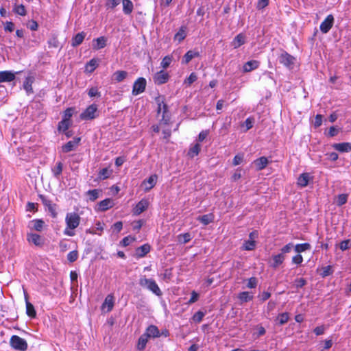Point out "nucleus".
I'll list each match as a JSON object with an SVG mask.
<instances>
[{
  "instance_id": "aec40b11",
  "label": "nucleus",
  "mask_w": 351,
  "mask_h": 351,
  "mask_svg": "<svg viewBox=\"0 0 351 351\" xmlns=\"http://www.w3.org/2000/svg\"><path fill=\"white\" fill-rule=\"evenodd\" d=\"M254 163L256 167V169L260 171L266 167V166L269 163V160L266 157L262 156L255 160L254 161Z\"/></svg>"
},
{
  "instance_id": "603ef678",
  "label": "nucleus",
  "mask_w": 351,
  "mask_h": 351,
  "mask_svg": "<svg viewBox=\"0 0 351 351\" xmlns=\"http://www.w3.org/2000/svg\"><path fill=\"white\" fill-rule=\"evenodd\" d=\"M351 247V241L350 239L344 240L339 244V248L342 251L348 250Z\"/></svg>"
},
{
  "instance_id": "9d476101",
  "label": "nucleus",
  "mask_w": 351,
  "mask_h": 351,
  "mask_svg": "<svg viewBox=\"0 0 351 351\" xmlns=\"http://www.w3.org/2000/svg\"><path fill=\"white\" fill-rule=\"evenodd\" d=\"M27 240L29 243L34 244L36 246L41 247L44 244V239L38 234L31 233L27 234Z\"/></svg>"
},
{
  "instance_id": "dca6fc26",
  "label": "nucleus",
  "mask_w": 351,
  "mask_h": 351,
  "mask_svg": "<svg viewBox=\"0 0 351 351\" xmlns=\"http://www.w3.org/2000/svg\"><path fill=\"white\" fill-rule=\"evenodd\" d=\"M25 304H26V314L30 318L33 319L36 317V311L32 304H31L27 300V295L25 294Z\"/></svg>"
},
{
  "instance_id": "f8f14e48",
  "label": "nucleus",
  "mask_w": 351,
  "mask_h": 351,
  "mask_svg": "<svg viewBox=\"0 0 351 351\" xmlns=\"http://www.w3.org/2000/svg\"><path fill=\"white\" fill-rule=\"evenodd\" d=\"M157 176L156 175H152L149 178H148L147 180H145L142 185L144 186L145 191H149L150 189H152L156 184L157 182Z\"/></svg>"
},
{
  "instance_id": "9b49d317",
  "label": "nucleus",
  "mask_w": 351,
  "mask_h": 351,
  "mask_svg": "<svg viewBox=\"0 0 351 351\" xmlns=\"http://www.w3.org/2000/svg\"><path fill=\"white\" fill-rule=\"evenodd\" d=\"M16 73L12 71H0V83L13 81L15 79Z\"/></svg>"
},
{
  "instance_id": "1a4fd4ad",
  "label": "nucleus",
  "mask_w": 351,
  "mask_h": 351,
  "mask_svg": "<svg viewBox=\"0 0 351 351\" xmlns=\"http://www.w3.org/2000/svg\"><path fill=\"white\" fill-rule=\"evenodd\" d=\"M81 138L80 137L74 138L73 141H70L62 147V150L64 153H68L76 149L78 146Z\"/></svg>"
},
{
  "instance_id": "6ab92c4d",
  "label": "nucleus",
  "mask_w": 351,
  "mask_h": 351,
  "mask_svg": "<svg viewBox=\"0 0 351 351\" xmlns=\"http://www.w3.org/2000/svg\"><path fill=\"white\" fill-rule=\"evenodd\" d=\"M148 338H155L160 337V332L158 328L154 325H150L146 329L145 332L144 333Z\"/></svg>"
},
{
  "instance_id": "423d86ee",
  "label": "nucleus",
  "mask_w": 351,
  "mask_h": 351,
  "mask_svg": "<svg viewBox=\"0 0 351 351\" xmlns=\"http://www.w3.org/2000/svg\"><path fill=\"white\" fill-rule=\"evenodd\" d=\"M258 232L253 231L249 234V240L245 241L243 245V249L245 250H252L256 247L255 239L258 237Z\"/></svg>"
},
{
  "instance_id": "774afa93",
  "label": "nucleus",
  "mask_w": 351,
  "mask_h": 351,
  "mask_svg": "<svg viewBox=\"0 0 351 351\" xmlns=\"http://www.w3.org/2000/svg\"><path fill=\"white\" fill-rule=\"evenodd\" d=\"M135 239L134 237H126L125 238L123 239L121 243L123 244V246H128L131 243H132L133 241H134Z\"/></svg>"
},
{
  "instance_id": "412c9836",
  "label": "nucleus",
  "mask_w": 351,
  "mask_h": 351,
  "mask_svg": "<svg viewBox=\"0 0 351 351\" xmlns=\"http://www.w3.org/2000/svg\"><path fill=\"white\" fill-rule=\"evenodd\" d=\"M99 210L101 211H105L113 206V201L110 198H107L101 201L99 204Z\"/></svg>"
},
{
  "instance_id": "f03ea898",
  "label": "nucleus",
  "mask_w": 351,
  "mask_h": 351,
  "mask_svg": "<svg viewBox=\"0 0 351 351\" xmlns=\"http://www.w3.org/2000/svg\"><path fill=\"white\" fill-rule=\"evenodd\" d=\"M65 221L67 228L73 230L79 226L80 217L76 213H70L66 215Z\"/></svg>"
},
{
  "instance_id": "7c9ffc66",
  "label": "nucleus",
  "mask_w": 351,
  "mask_h": 351,
  "mask_svg": "<svg viewBox=\"0 0 351 351\" xmlns=\"http://www.w3.org/2000/svg\"><path fill=\"white\" fill-rule=\"evenodd\" d=\"M167 104H164L163 102H162V104L158 103V114H160L161 112L162 113L161 121H164V123L165 124H167L168 122V119L165 118V114L167 113Z\"/></svg>"
},
{
  "instance_id": "0e129e2a",
  "label": "nucleus",
  "mask_w": 351,
  "mask_h": 351,
  "mask_svg": "<svg viewBox=\"0 0 351 351\" xmlns=\"http://www.w3.org/2000/svg\"><path fill=\"white\" fill-rule=\"evenodd\" d=\"M73 109L71 108H67L65 111H64V117H63V119H66V120H68L69 121L70 118L72 117L73 115Z\"/></svg>"
},
{
  "instance_id": "bb28decb",
  "label": "nucleus",
  "mask_w": 351,
  "mask_h": 351,
  "mask_svg": "<svg viewBox=\"0 0 351 351\" xmlns=\"http://www.w3.org/2000/svg\"><path fill=\"white\" fill-rule=\"evenodd\" d=\"M128 75V73L127 71H117L113 73L112 80L117 82H121L127 77Z\"/></svg>"
},
{
  "instance_id": "58836bf2",
  "label": "nucleus",
  "mask_w": 351,
  "mask_h": 351,
  "mask_svg": "<svg viewBox=\"0 0 351 351\" xmlns=\"http://www.w3.org/2000/svg\"><path fill=\"white\" fill-rule=\"evenodd\" d=\"M311 249V245L308 243H301V244H297L294 247L295 251L300 254L301 252H303L306 250H308Z\"/></svg>"
},
{
  "instance_id": "2eb2a0df",
  "label": "nucleus",
  "mask_w": 351,
  "mask_h": 351,
  "mask_svg": "<svg viewBox=\"0 0 351 351\" xmlns=\"http://www.w3.org/2000/svg\"><path fill=\"white\" fill-rule=\"evenodd\" d=\"M35 80V75L29 74L26 77L25 84H23V88L26 90L27 94L33 93L32 84Z\"/></svg>"
},
{
  "instance_id": "f3484780",
  "label": "nucleus",
  "mask_w": 351,
  "mask_h": 351,
  "mask_svg": "<svg viewBox=\"0 0 351 351\" xmlns=\"http://www.w3.org/2000/svg\"><path fill=\"white\" fill-rule=\"evenodd\" d=\"M333 148L340 152H351L350 143H335L332 145Z\"/></svg>"
},
{
  "instance_id": "09e8293b",
  "label": "nucleus",
  "mask_w": 351,
  "mask_h": 351,
  "mask_svg": "<svg viewBox=\"0 0 351 351\" xmlns=\"http://www.w3.org/2000/svg\"><path fill=\"white\" fill-rule=\"evenodd\" d=\"M306 283H307V282L304 278H297L294 281L293 286L295 288L299 289V288H302L304 286H305L306 285Z\"/></svg>"
},
{
  "instance_id": "e433bc0d",
  "label": "nucleus",
  "mask_w": 351,
  "mask_h": 351,
  "mask_svg": "<svg viewBox=\"0 0 351 351\" xmlns=\"http://www.w3.org/2000/svg\"><path fill=\"white\" fill-rule=\"evenodd\" d=\"M96 44L93 45V48L95 49H100L104 48L106 45V39L104 36H101L94 40Z\"/></svg>"
},
{
  "instance_id": "5701e85b",
  "label": "nucleus",
  "mask_w": 351,
  "mask_h": 351,
  "mask_svg": "<svg viewBox=\"0 0 351 351\" xmlns=\"http://www.w3.org/2000/svg\"><path fill=\"white\" fill-rule=\"evenodd\" d=\"M259 66V62L256 60H250L247 62L243 67V72H250L252 71Z\"/></svg>"
},
{
  "instance_id": "4468645a",
  "label": "nucleus",
  "mask_w": 351,
  "mask_h": 351,
  "mask_svg": "<svg viewBox=\"0 0 351 351\" xmlns=\"http://www.w3.org/2000/svg\"><path fill=\"white\" fill-rule=\"evenodd\" d=\"M149 205V202L146 199H142L135 206L134 208V214L136 215H138L141 213H142L143 211H145Z\"/></svg>"
},
{
  "instance_id": "ddd939ff",
  "label": "nucleus",
  "mask_w": 351,
  "mask_h": 351,
  "mask_svg": "<svg viewBox=\"0 0 351 351\" xmlns=\"http://www.w3.org/2000/svg\"><path fill=\"white\" fill-rule=\"evenodd\" d=\"M10 345L13 349L22 351V338L17 335H12L10 340Z\"/></svg>"
},
{
  "instance_id": "39448f33",
  "label": "nucleus",
  "mask_w": 351,
  "mask_h": 351,
  "mask_svg": "<svg viewBox=\"0 0 351 351\" xmlns=\"http://www.w3.org/2000/svg\"><path fill=\"white\" fill-rule=\"evenodd\" d=\"M97 108L95 104L89 106L81 114L80 117L84 120L93 119L97 117Z\"/></svg>"
},
{
  "instance_id": "cd10ccee",
  "label": "nucleus",
  "mask_w": 351,
  "mask_h": 351,
  "mask_svg": "<svg viewBox=\"0 0 351 351\" xmlns=\"http://www.w3.org/2000/svg\"><path fill=\"white\" fill-rule=\"evenodd\" d=\"M244 43H245V36L243 35L242 34H239L234 38V39L232 42V46L234 49H237V48L241 47Z\"/></svg>"
},
{
  "instance_id": "20e7f679",
  "label": "nucleus",
  "mask_w": 351,
  "mask_h": 351,
  "mask_svg": "<svg viewBox=\"0 0 351 351\" xmlns=\"http://www.w3.org/2000/svg\"><path fill=\"white\" fill-rule=\"evenodd\" d=\"M146 80L143 77L138 78L133 84L132 95H138L145 91L146 88Z\"/></svg>"
},
{
  "instance_id": "c85d7f7f",
  "label": "nucleus",
  "mask_w": 351,
  "mask_h": 351,
  "mask_svg": "<svg viewBox=\"0 0 351 351\" xmlns=\"http://www.w3.org/2000/svg\"><path fill=\"white\" fill-rule=\"evenodd\" d=\"M112 173V170L110 168H104L100 170L98 173V180H103L110 178L111 174Z\"/></svg>"
},
{
  "instance_id": "f704fd0d",
  "label": "nucleus",
  "mask_w": 351,
  "mask_h": 351,
  "mask_svg": "<svg viewBox=\"0 0 351 351\" xmlns=\"http://www.w3.org/2000/svg\"><path fill=\"white\" fill-rule=\"evenodd\" d=\"M148 337L145 335L143 334L138 340L137 343V349L138 350H143L146 346V344L148 341Z\"/></svg>"
},
{
  "instance_id": "5fc2aeb1",
  "label": "nucleus",
  "mask_w": 351,
  "mask_h": 351,
  "mask_svg": "<svg viewBox=\"0 0 351 351\" xmlns=\"http://www.w3.org/2000/svg\"><path fill=\"white\" fill-rule=\"evenodd\" d=\"M62 171V163L59 162L57 163L56 167L53 169V174L56 177H58L61 174Z\"/></svg>"
},
{
  "instance_id": "79ce46f5",
  "label": "nucleus",
  "mask_w": 351,
  "mask_h": 351,
  "mask_svg": "<svg viewBox=\"0 0 351 351\" xmlns=\"http://www.w3.org/2000/svg\"><path fill=\"white\" fill-rule=\"evenodd\" d=\"M201 149L200 145L198 143H196L194 146H193L189 151L188 155L191 158H193L195 156H197Z\"/></svg>"
},
{
  "instance_id": "3c124183",
  "label": "nucleus",
  "mask_w": 351,
  "mask_h": 351,
  "mask_svg": "<svg viewBox=\"0 0 351 351\" xmlns=\"http://www.w3.org/2000/svg\"><path fill=\"white\" fill-rule=\"evenodd\" d=\"M78 258V252L76 250L70 252L67 255V259L70 263L75 262Z\"/></svg>"
},
{
  "instance_id": "6e6d98bb",
  "label": "nucleus",
  "mask_w": 351,
  "mask_h": 351,
  "mask_svg": "<svg viewBox=\"0 0 351 351\" xmlns=\"http://www.w3.org/2000/svg\"><path fill=\"white\" fill-rule=\"evenodd\" d=\"M171 62V58L169 56H165L162 62H161V66L164 69L167 68Z\"/></svg>"
},
{
  "instance_id": "e2e57ef3",
  "label": "nucleus",
  "mask_w": 351,
  "mask_h": 351,
  "mask_svg": "<svg viewBox=\"0 0 351 351\" xmlns=\"http://www.w3.org/2000/svg\"><path fill=\"white\" fill-rule=\"evenodd\" d=\"M332 273V267L328 265L323 267V272L322 273V277H326Z\"/></svg>"
},
{
  "instance_id": "b1692460",
  "label": "nucleus",
  "mask_w": 351,
  "mask_h": 351,
  "mask_svg": "<svg viewBox=\"0 0 351 351\" xmlns=\"http://www.w3.org/2000/svg\"><path fill=\"white\" fill-rule=\"evenodd\" d=\"M311 176L308 173H302L298 179V184L301 187H305L308 185Z\"/></svg>"
},
{
  "instance_id": "4c0bfd02",
  "label": "nucleus",
  "mask_w": 351,
  "mask_h": 351,
  "mask_svg": "<svg viewBox=\"0 0 351 351\" xmlns=\"http://www.w3.org/2000/svg\"><path fill=\"white\" fill-rule=\"evenodd\" d=\"M101 192L99 189L89 190L86 192V195L88 196L90 201L94 202L99 197V193Z\"/></svg>"
},
{
  "instance_id": "ea45409f",
  "label": "nucleus",
  "mask_w": 351,
  "mask_h": 351,
  "mask_svg": "<svg viewBox=\"0 0 351 351\" xmlns=\"http://www.w3.org/2000/svg\"><path fill=\"white\" fill-rule=\"evenodd\" d=\"M285 260V256L282 254H278L273 256L274 263L273 267L276 268L278 265L282 264Z\"/></svg>"
},
{
  "instance_id": "680f3d73",
  "label": "nucleus",
  "mask_w": 351,
  "mask_h": 351,
  "mask_svg": "<svg viewBox=\"0 0 351 351\" xmlns=\"http://www.w3.org/2000/svg\"><path fill=\"white\" fill-rule=\"evenodd\" d=\"M257 285V280L254 277H252L248 279L247 287L250 289L255 288Z\"/></svg>"
},
{
  "instance_id": "de8ad7c7",
  "label": "nucleus",
  "mask_w": 351,
  "mask_h": 351,
  "mask_svg": "<svg viewBox=\"0 0 351 351\" xmlns=\"http://www.w3.org/2000/svg\"><path fill=\"white\" fill-rule=\"evenodd\" d=\"M70 125V121L62 119L58 124V130L60 131L66 132Z\"/></svg>"
},
{
  "instance_id": "338daca9",
  "label": "nucleus",
  "mask_w": 351,
  "mask_h": 351,
  "mask_svg": "<svg viewBox=\"0 0 351 351\" xmlns=\"http://www.w3.org/2000/svg\"><path fill=\"white\" fill-rule=\"evenodd\" d=\"M293 247V245L292 243H289L288 244H287L286 245H285L282 249H281V253L280 254H285V253H289L291 252V250H292V248Z\"/></svg>"
},
{
  "instance_id": "473e14b6",
  "label": "nucleus",
  "mask_w": 351,
  "mask_h": 351,
  "mask_svg": "<svg viewBox=\"0 0 351 351\" xmlns=\"http://www.w3.org/2000/svg\"><path fill=\"white\" fill-rule=\"evenodd\" d=\"M238 298L241 303L247 302L253 299V295L248 291H243L239 294Z\"/></svg>"
},
{
  "instance_id": "13d9d810",
  "label": "nucleus",
  "mask_w": 351,
  "mask_h": 351,
  "mask_svg": "<svg viewBox=\"0 0 351 351\" xmlns=\"http://www.w3.org/2000/svg\"><path fill=\"white\" fill-rule=\"evenodd\" d=\"M121 0H108L106 2V6L113 9L121 3Z\"/></svg>"
},
{
  "instance_id": "393cba45",
  "label": "nucleus",
  "mask_w": 351,
  "mask_h": 351,
  "mask_svg": "<svg viewBox=\"0 0 351 351\" xmlns=\"http://www.w3.org/2000/svg\"><path fill=\"white\" fill-rule=\"evenodd\" d=\"M85 36H86V33H84V32L77 34L72 38L71 45L73 47H77V46L80 45L83 42Z\"/></svg>"
},
{
  "instance_id": "4be33fe9",
  "label": "nucleus",
  "mask_w": 351,
  "mask_h": 351,
  "mask_svg": "<svg viewBox=\"0 0 351 351\" xmlns=\"http://www.w3.org/2000/svg\"><path fill=\"white\" fill-rule=\"evenodd\" d=\"M199 53L198 51L190 50L188 51L184 56L182 62V64H188L193 58L198 57Z\"/></svg>"
},
{
  "instance_id": "f257e3e1",
  "label": "nucleus",
  "mask_w": 351,
  "mask_h": 351,
  "mask_svg": "<svg viewBox=\"0 0 351 351\" xmlns=\"http://www.w3.org/2000/svg\"><path fill=\"white\" fill-rule=\"evenodd\" d=\"M139 285L143 288H146L157 296L162 295V291L156 284V281L152 278H147L145 276L139 279Z\"/></svg>"
},
{
  "instance_id": "864d4df0",
  "label": "nucleus",
  "mask_w": 351,
  "mask_h": 351,
  "mask_svg": "<svg viewBox=\"0 0 351 351\" xmlns=\"http://www.w3.org/2000/svg\"><path fill=\"white\" fill-rule=\"evenodd\" d=\"M197 79V76L195 73H191V75L189 76L188 78H186L184 81V84H187L188 86H190L194 82H195Z\"/></svg>"
},
{
  "instance_id": "2f4dec72",
  "label": "nucleus",
  "mask_w": 351,
  "mask_h": 351,
  "mask_svg": "<svg viewBox=\"0 0 351 351\" xmlns=\"http://www.w3.org/2000/svg\"><path fill=\"white\" fill-rule=\"evenodd\" d=\"M104 223H101L100 221H98L95 224V228L93 230L88 229L86 230V233L91 234H99L101 235V232L104 230Z\"/></svg>"
},
{
  "instance_id": "052dcab7",
  "label": "nucleus",
  "mask_w": 351,
  "mask_h": 351,
  "mask_svg": "<svg viewBox=\"0 0 351 351\" xmlns=\"http://www.w3.org/2000/svg\"><path fill=\"white\" fill-rule=\"evenodd\" d=\"M88 95L89 97H100V93L98 91L97 88L95 87H92L88 90Z\"/></svg>"
},
{
  "instance_id": "72a5a7b5",
  "label": "nucleus",
  "mask_w": 351,
  "mask_h": 351,
  "mask_svg": "<svg viewBox=\"0 0 351 351\" xmlns=\"http://www.w3.org/2000/svg\"><path fill=\"white\" fill-rule=\"evenodd\" d=\"M197 219L204 225H208L213 222L214 217L213 214H207L202 216H199Z\"/></svg>"
},
{
  "instance_id": "c9c22d12",
  "label": "nucleus",
  "mask_w": 351,
  "mask_h": 351,
  "mask_svg": "<svg viewBox=\"0 0 351 351\" xmlns=\"http://www.w3.org/2000/svg\"><path fill=\"white\" fill-rule=\"evenodd\" d=\"M186 36V27L182 26L180 28L179 31L175 34L174 40H178L179 43H180L185 38Z\"/></svg>"
},
{
  "instance_id": "a19ab883",
  "label": "nucleus",
  "mask_w": 351,
  "mask_h": 351,
  "mask_svg": "<svg viewBox=\"0 0 351 351\" xmlns=\"http://www.w3.org/2000/svg\"><path fill=\"white\" fill-rule=\"evenodd\" d=\"M113 305H114L113 298H112V296L109 295L106 298V299L104 300V302L103 304V308H105L106 306H107V308H108L107 311L109 312L112 309Z\"/></svg>"
},
{
  "instance_id": "c756f323",
  "label": "nucleus",
  "mask_w": 351,
  "mask_h": 351,
  "mask_svg": "<svg viewBox=\"0 0 351 351\" xmlns=\"http://www.w3.org/2000/svg\"><path fill=\"white\" fill-rule=\"evenodd\" d=\"M123 11L125 14H130L133 10V3L130 0H122Z\"/></svg>"
},
{
  "instance_id": "c03bdc74",
  "label": "nucleus",
  "mask_w": 351,
  "mask_h": 351,
  "mask_svg": "<svg viewBox=\"0 0 351 351\" xmlns=\"http://www.w3.org/2000/svg\"><path fill=\"white\" fill-rule=\"evenodd\" d=\"M348 200V195L346 194H340L336 198V204L337 206H342L347 202Z\"/></svg>"
},
{
  "instance_id": "4d7b16f0",
  "label": "nucleus",
  "mask_w": 351,
  "mask_h": 351,
  "mask_svg": "<svg viewBox=\"0 0 351 351\" xmlns=\"http://www.w3.org/2000/svg\"><path fill=\"white\" fill-rule=\"evenodd\" d=\"M48 45L49 47L57 48L58 47L59 42L56 37L53 36L48 40Z\"/></svg>"
},
{
  "instance_id": "49530a36",
  "label": "nucleus",
  "mask_w": 351,
  "mask_h": 351,
  "mask_svg": "<svg viewBox=\"0 0 351 351\" xmlns=\"http://www.w3.org/2000/svg\"><path fill=\"white\" fill-rule=\"evenodd\" d=\"M289 318V317L287 313H282L278 315L277 317V321L280 325H283L288 322Z\"/></svg>"
},
{
  "instance_id": "8fccbe9b",
  "label": "nucleus",
  "mask_w": 351,
  "mask_h": 351,
  "mask_svg": "<svg viewBox=\"0 0 351 351\" xmlns=\"http://www.w3.org/2000/svg\"><path fill=\"white\" fill-rule=\"evenodd\" d=\"M205 313L201 311L196 312L193 316V320L195 322L199 323L202 322L203 317H204Z\"/></svg>"
},
{
  "instance_id": "69168bd1",
  "label": "nucleus",
  "mask_w": 351,
  "mask_h": 351,
  "mask_svg": "<svg viewBox=\"0 0 351 351\" xmlns=\"http://www.w3.org/2000/svg\"><path fill=\"white\" fill-rule=\"evenodd\" d=\"M243 160V156L242 155H239V154L236 155L233 158L232 164L234 166L239 165V164H241Z\"/></svg>"
},
{
  "instance_id": "7ed1b4c3",
  "label": "nucleus",
  "mask_w": 351,
  "mask_h": 351,
  "mask_svg": "<svg viewBox=\"0 0 351 351\" xmlns=\"http://www.w3.org/2000/svg\"><path fill=\"white\" fill-rule=\"evenodd\" d=\"M280 64L289 69H292L295 64V58L286 51H282L278 57Z\"/></svg>"
},
{
  "instance_id": "0eeeda50",
  "label": "nucleus",
  "mask_w": 351,
  "mask_h": 351,
  "mask_svg": "<svg viewBox=\"0 0 351 351\" xmlns=\"http://www.w3.org/2000/svg\"><path fill=\"white\" fill-rule=\"evenodd\" d=\"M334 23V17L332 14H329L320 25V31L323 34H326L332 28Z\"/></svg>"
},
{
  "instance_id": "bf43d9fd",
  "label": "nucleus",
  "mask_w": 351,
  "mask_h": 351,
  "mask_svg": "<svg viewBox=\"0 0 351 351\" xmlns=\"http://www.w3.org/2000/svg\"><path fill=\"white\" fill-rule=\"evenodd\" d=\"M26 26L29 29L34 31V30H36L38 28V23L36 21L32 20V21H29L27 23Z\"/></svg>"
},
{
  "instance_id": "a878e982",
  "label": "nucleus",
  "mask_w": 351,
  "mask_h": 351,
  "mask_svg": "<svg viewBox=\"0 0 351 351\" xmlns=\"http://www.w3.org/2000/svg\"><path fill=\"white\" fill-rule=\"evenodd\" d=\"M150 251V245L149 244H144L138 247L136 252L138 257H143Z\"/></svg>"
},
{
  "instance_id": "37998d69",
  "label": "nucleus",
  "mask_w": 351,
  "mask_h": 351,
  "mask_svg": "<svg viewBox=\"0 0 351 351\" xmlns=\"http://www.w3.org/2000/svg\"><path fill=\"white\" fill-rule=\"evenodd\" d=\"M191 239V237L189 233L181 234L178 236V242L183 244L188 243Z\"/></svg>"
},
{
  "instance_id": "a18cd8bd",
  "label": "nucleus",
  "mask_w": 351,
  "mask_h": 351,
  "mask_svg": "<svg viewBox=\"0 0 351 351\" xmlns=\"http://www.w3.org/2000/svg\"><path fill=\"white\" fill-rule=\"evenodd\" d=\"M97 60L92 59L86 64V69L88 72L91 73L97 68Z\"/></svg>"
},
{
  "instance_id": "a211bd4d",
  "label": "nucleus",
  "mask_w": 351,
  "mask_h": 351,
  "mask_svg": "<svg viewBox=\"0 0 351 351\" xmlns=\"http://www.w3.org/2000/svg\"><path fill=\"white\" fill-rule=\"evenodd\" d=\"M44 225H45V221L43 220L34 219V220H32L29 222L28 227L32 230H35L36 231L40 232L43 230Z\"/></svg>"
},
{
  "instance_id": "6e6552de",
  "label": "nucleus",
  "mask_w": 351,
  "mask_h": 351,
  "mask_svg": "<svg viewBox=\"0 0 351 351\" xmlns=\"http://www.w3.org/2000/svg\"><path fill=\"white\" fill-rule=\"evenodd\" d=\"M169 78V75L167 72L160 71L154 74L153 80L156 84L161 85L166 83Z\"/></svg>"
}]
</instances>
